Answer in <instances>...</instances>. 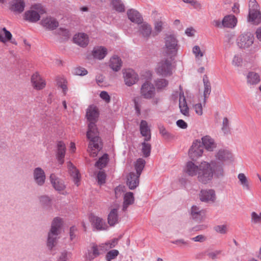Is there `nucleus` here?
I'll list each match as a JSON object with an SVG mask.
<instances>
[{"label":"nucleus","instance_id":"obj_1","mask_svg":"<svg viewBox=\"0 0 261 261\" xmlns=\"http://www.w3.org/2000/svg\"><path fill=\"white\" fill-rule=\"evenodd\" d=\"M184 171L191 176L197 175L199 181L203 184L211 181L214 176L219 178L222 177L224 174L222 164H217L214 161L210 163L202 161L199 166L192 161H189L186 164Z\"/></svg>","mask_w":261,"mask_h":261},{"label":"nucleus","instance_id":"obj_2","mask_svg":"<svg viewBox=\"0 0 261 261\" xmlns=\"http://www.w3.org/2000/svg\"><path fill=\"white\" fill-rule=\"evenodd\" d=\"M98 114V109L95 106L92 105L87 109L86 117L90 122L87 132V137L90 140L88 151L92 157L96 156L102 147L99 132L95 124Z\"/></svg>","mask_w":261,"mask_h":261},{"label":"nucleus","instance_id":"obj_3","mask_svg":"<svg viewBox=\"0 0 261 261\" xmlns=\"http://www.w3.org/2000/svg\"><path fill=\"white\" fill-rule=\"evenodd\" d=\"M62 225V219L59 217H56L53 220L51 228L48 232L46 241V246L50 251L54 249L57 244L59 239L58 236L61 233Z\"/></svg>","mask_w":261,"mask_h":261},{"label":"nucleus","instance_id":"obj_4","mask_svg":"<svg viewBox=\"0 0 261 261\" xmlns=\"http://www.w3.org/2000/svg\"><path fill=\"white\" fill-rule=\"evenodd\" d=\"M179 45L176 38L173 35H168L164 39L163 53L170 59H174L177 55Z\"/></svg>","mask_w":261,"mask_h":261},{"label":"nucleus","instance_id":"obj_5","mask_svg":"<svg viewBox=\"0 0 261 261\" xmlns=\"http://www.w3.org/2000/svg\"><path fill=\"white\" fill-rule=\"evenodd\" d=\"M46 12V9L41 4H35L27 11L24 14L25 20L31 22H36L40 18V15Z\"/></svg>","mask_w":261,"mask_h":261},{"label":"nucleus","instance_id":"obj_6","mask_svg":"<svg viewBox=\"0 0 261 261\" xmlns=\"http://www.w3.org/2000/svg\"><path fill=\"white\" fill-rule=\"evenodd\" d=\"M247 21L253 24H258L261 22V12L258 4L255 0H250Z\"/></svg>","mask_w":261,"mask_h":261},{"label":"nucleus","instance_id":"obj_7","mask_svg":"<svg viewBox=\"0 0 261 261\" xmlns=\"http://www.w3.org/2000/svg\"><path fill=\"white\" fill-rule=\"evenodd\" d=\"M216 162L217 164H222L224 167V163H230L233 161V155L231 152L226 148H221L218 150L215 154ZM224 170V168H223Z\"/></svg>","mask_w":261,"mask_h":261},{"label":"nucleus","instance_id":"obj_8","mask_svg":"<svg viewBox=\"0 0 261 261\" xmlns=\"http://www.w3.org/2000/svg\"><path fill=\"white\" fill-rule=\"evenodd\" d=\"M155 72L163 76H168L172 74V63L168 59H164L158 63Z\"/></svg>","mask_w":261,"mask_h":261},{"label":"nucleus","instance_id":"obj_9","mask_svg":"<svg viewBox=\"0 0 261 261\" xmlns=\"http://www.w3.org/2000/svg\"><path fill=\"white\" fill-rule=\"evenodd\" d=\"M254 40L253 35L249 32H246L239 36L237 39V44L240 48L246 49L252 46Z\"/></svg>","mask_w":261,"mask_h":261},{"label":"nucleus","instance_id":"obj_10","mask_svg":"<svg viewBox=\"0 0 261 261\" xmlns=\"http://www.w3.org/2000/svg\"><path fill=\"white\" fill-rule=\"evenodd\" d=\"M106 251L103 243L97 245L95 244L91 245V249L85 254V258L88 260H92L95 258L104 253Z\"/></svg>","mask_w":261,"mask_h":261},{"label":"nucleus","instance_id":"obj_11","mask_svg":"<svg viewBox=\"0 0 261 261\" xmlns=\"http://www.w3.org/2000/svg\"><path fill=\"white\" fill-rule=\"evenodd\" d=\"M49 180L54 189L59 193L66 194L65 191L66 188L64 181L58 177L55 174L52 173L49 176Z\"/></svg>","mask_w":261,"mask_h":261},{"label":"nucleus","instance_id":"obj_12","mask_svg":"<svg viewBox=\"0 0 261 261\" xmlns=\"http://www.w3.org/2000/svg\"><path fill=\"white\" fill-rule=\"evenodd\" d=\"M203 153V148L201 142L199 140L194 141L189 150V154L192 160H196L201 156Z\"/></svg>","mask_w":261,"mask_h":261},{"label":"nucleus","instance_id":"obj_13","mask_svg":"<svg viewBox=\"0 0 261 261\" xmlns=\"http://www.w3.org/2000/svg\"><path fill=\"white\" fill-rule=\"evenodd\" d=\"M124 82L127 86H132L137 83L139 80L138 74L133 69H128L123 71Z\"/></svg>","mask_w":261,"mask_h":261},{"label":"nucleus","instance_id":"obj_14","mask_svg":"<svg viewBox=\"0 0 261 261\" xmlns=\"http://www.w3.org/2000/svg\"><path fill=\"white\" fill-rule=\"evenodd\" d=\"M199 198L202 202L213 203L216 201L217 196L214 190L205 189L200 191Z\"/></svg>","mask_w":261,"mask_h":261},{"label":"nucleus","instance_id":"obj_15","mask_svg":"<svg viewBox=\"0 0 261 261\" xmlns=\"http://www.w3.org/2000/svg\"><path fill=\"white\" fill-rule=\"evenodd\" d=\"M33 177L34 182L38 186H43L46 180V175L44 170L41 167L33 169Z\"/></svg>","mask_w":261,"mask_h":261},{"label":"nucleus","instance_id":"obj_16","mask_svg":"<svg viewBox=\"0 0 261 261\" xmlns=\"http://www.w3.org/2000/svg\"><path fill=\"white\" fill-rule=\"evenodd\" d=\"M31 83L33 88L37 90H42L46 86L45 80L37 72L32 74L31 78Z\"/></svg>","mask_w":261,"mask_h":261},{"label":"nucleus","instance_id":"obj_17","mask_svg":"<svg viewBox=\"0 0 261 261\" xmlns=\"http://www.w3.org/2000/svg\"><path fill=\"white\" fill-rule=\"evenodd\" d=\"M155 88L149 82L143 83L141 88V94L146 99H151L155 95Z\"/></svg>","mask_w":261,"mask_h":261},{"label":"nucleus","instance_id":"obj_18","mask_svg":"<svg viewBox=\"0 0 261 261\" xmlns=\"http://www.w3.org/2000/svg\"><path fill=\"white\" fill-rule=\"evenodd\" d=\"M205 211L197 205H193L191 208L190 215L195 221L200 222L205 218Z\"/></svg>","mask_w":261,"mask_h":261},{"label":"nucleus","instance_id":"obj_19","mask_svg":"<svg viewBox=\"0 0 261 261\" xmlns=\"http://www.w3.org/2000/svg\"><path fill=\"white\" fill-rule=\"evenodd\" d=\"M89 219L94 230L100 231L107 229L108 226L102 218L95 215H91Z\"/></svg>","mask_w":261,"mask_h":261},{"label":"nucleus","instance_id":"obj_20","mask_svg":"<svg viewBox=\"0 0 261 261\" xmlns=\"http://www.w3.org/2000/svg\"><path fill=\"white\" fill-rule=\"evenodd\" d=\"M0 42L4 44L10 42L15 45L17 44V42L13 39L12 34L6 28L0 27Z\"/></svg>","mask_w":261,"mask_h":261},{"label":"nucleus","instance_id":"obj_21","mask_svg":"<svg viewBox=\"0 0 261 261\" xmlns=\"http://www.w3.org/2000/svg\"><path fill=\"white\" fill-rule=\"evenodd\" d=\"M73 40L74 43L82 47H86L89 42L88 35L84 33L76 34L73 38Z\"/></svg>","mask_w":261,"mask_h":261},{"label":"nucleus","instance_id":"obj_22","mask_svg":"<svg viewBox=\"0 0 261 261\" xmlns=\"http://www.w3.org/2000/svg\"><path fill=\"white\" fill-rule=\"evenodd\" d=\"M66 148L65 144L62 141H59L57 144L56 158L59 164H63L64 162V157Z\"/></svg>","mask_w":261,"mask_h":261},{"label":"nucleus","instance_id":"obj_23","mask_svg":"<svg viewBox=\"0 0 261 261\" xmlns=\"http://www.w3.org/2000/svg\"><path fill=\"white\" fill-rule=\"evenodd\" d=\"M107 54V48L102 46H95L92 51V55L93 58L99 60L103 59Z\"/></svg>","mask_w":261,"mask_h":261},{"label":"nucleus","instance_id":"obj_24","mask_svg":"<svg viewBox=\"0 0 261 261\" xmlns=\"http://www.w3.org/2000/svg\"><path fill=\"white\" fill-rule=\"evenodd\" d=\"M179 108L182 115L186 116H189V109L182 91H180L179 94Z\"/></svg>","mask_w":261,"mask_h":261},{"label":"nucleus","instance_id":"obj_25","mask_svg":"<svg viewBox=\"0 0 261 261\" xmlns=\"http://www.w3.org/2000/svg\"><path fill=\"white\" fill-rule=\"evenodd\" d=\"M140 175H138L137 173L134 172H130L127 176V185L130 190H133L136 188L139 183V178Z\"/></svg>","mask_w":261,"mask_h":261},{"label":"nucleus","instance_id":"obj_26","mask_svg":"<svg viewBox=\"0 0 261 261\" xmlns=\"http://www.w3.org/2000/svg\"><path fill=\"white\" fill-rule=\"evenodd\" d=\"M122 61L117 55L111 57L109 62V66L114 71L117 72L121 69Z\"/></svg>","mask_w":261,"mask_h":261},{"label":"nucleus","instance_id":"obj_27","mask_svg":"<svg viewBox=\"0 0 261 261\" xmlns=\"http://www.w3.org/2000/svg\"><path fill=\"white\" fill-rule=\"evenodd\" d=\"M67 167L74 184L77 186H79L81 179V176L79 171L70 162L67 163Z\"/></svg>","mask_w":261,"mask_h":261},{"label":"nucleus","instance_id":"obj_28","mask_svg":"<svg viewBox=\"0 0 261 261\" xmlns=\"http://www.w3.org/2000/svg\"><path fill=\"white\" fill-rule=\"evenodd\" d=\"M201 141L203 146L208 151H213L216 148V144L214 140L209 136L203 137Z\"/></svg>","mask_w":261,"mask_h":261},{"label":"nucleus","instance_id":"obj_29","mask_svg":"<svg viewBox=\"0 0 261 261\" xmlns=\"http://www.w3.org/2000/svg\"><path fill=\"white\" fill-rule=\"evenodd\" d=\"M224 28L229 29L234 28L238 23L237 18L233 14H228L225 15L223 18Z\"/></svg>","mask_w":261,"mask_h":261},{"label":"nucleus","instance_id":"obj_30","mask_svg":"<svg viewBox=\"0 0 261 261\" xmlns=\"http://www.w3.org/2000/svg\"><path fill=\"white\" fill-rule=\"evenodd\" d=\"M140 129L141 135L145 137V141H148L151 138L150 127L145 120H142L140 122Z\"/></svg>","mask_w":261,"mask_h":261},{"label":"nucleus","instance_id":"obj_31","mask_svg":"<svg viewBox=\"0 0 261 261\" xmlns=\"http://www.w3.org/2000/svg\"><path fill=\"white\" fill-rule=\"evenodd\" d=\"M41 24L49 30H54L58 26V22L54 18L47 17L41 21Z\"/></svg>","mask_w":261,"mask_h":261},{"label":"nucleus","instance_id":"obj_32","mask_svg":"<svg viewBox=\"0 0 261 261\" xmlns=\"http://www.w3.org/2000/svg\"><path fill=\"white\" fill-rule=\"evenodd\" d=\"M119 207L113 208L110 211L108 216V222L110 226H114L119 222L118 212Z\"/></svg>","mask_w":261,"mask_h":261},{"label":"nucleus","instance_id":"obj_33","mask_svg":"<svg viewBox=\"0 0 261 261\" xmlns=\"http://www.w3.org/2000/svg\"><path fill=\"white\" fill-rule=\"evenodd\" d=\"M127 15L128 19L133 22L140 24L143 20L141 14L137 11L134 9H130L128 10Z\"/></svg>","mask_w":261,"mask_h":261},{"label":"nucleus","instance_id":"obj_34","mask_svg":"<svg viewBox=\"0 0 261 261\" xmlns=\"http://www.w3.org/2000/svg\"><path fill=\"white\" fill-rule=\"evenodd\" d=\"M250 221L251 225L253 227L261 226V212L253 211L250 213Z\"/></svg>","mask_w":261,"mask_h":261},{"label":"nucleus","instance_id":"obj_35","mask_svg":"<svg viewBox=\"0 0 261 261\" xmlns=\"http://www.w3.org/2000/svg\"><path fill=\"white\" fill-rule=\"evenodd\" d=\"M139 32L145 38H148L152 32V28L150 24L145 22L140 23Z\"/></svg>","mask_w":261,"mask_h":261},{"label":"nucleus","instance_id":"obj_36","mask_svg":"<svg viewBox=\"0 0 261 261\" xmlns=\"http://www.w3.org/2000/svg\"><path fill=\"white\" fill-rule=\"evenodd\" d=\"M239 183L243 190L249 191L250 190V184L249 179L244 173H240L238 175Z\"/></svg>","mask_w":261,"mask_h":261},{"label":"nucleus","instance_id":"obj_37","mask_svg":"<svg viewBox=\"0 0 261 261\" xmlns=\"http://www.w3.org/2000/svg\"><path fill=\"white\" fill-rule=\"evenodd\" d=\"M24 7L25 3L23 0H13L11 2V9L15 12H22Z\"/></svg>","mask_w":261,"mask_h":261},{"label":"nucleus","instance_id":"obj_38","mask_svg":"<svg viewBox=\"0 0 261 261\" xmlns=\"http://www.w3.org/2000/svg\"><path fill=\"white\" fill-rule=\"evenodd\" d=\"M205 49L198 45H195L192 48V53L194 55L196 61H201L205 55Z\"/></svg>","mask_w":261,"mask_h":261},{"label":"nucleus","instance_id":"obj_39","mask_svg":"<svg viewBox=\"0 0 261 261\" xmlns=\"http://www.w3.org/2000/svg\"><path fill=\"white\" fill-rule=\"evenodd\" d=\"M203 82L204 85V92H203V103H205L206 98L208 96L211 92V86L209 82L207 75H204L203 77Z\"/></svg>","mask_w":261,"mask_h":261},{"label":"nucleus","instance_id":"obj_40","mask_svg":"<svg viewBox=\"0 0 261 261\" xmlns=\"http://www.w3.org/2000/svg\"><path fill=\"white\" fill-rule=\"evenodd\" d=\"M260 81L258 74L254 72H249L247 75V82L249 85H256Z\"/></svg>","mask_w":261,"mask_h":261},{"label":"nucleus","instance_id":"obj_41","mask_svg":"<svg viewBox=\"0 0 261 261\" xmlns=\"http://www.w3.org/2000/svg\"><path fill=\"white\" fill-rule=\"evenodd\" d=\"M134 202V197L132 192L126 193L124 196V202L122 210L125 211L127 207L132 204Z\"/></svg>","mask_w":261,"mask_h":261},{"label":"nucleus","instance_id":"obj_42","mask_svg":"<svg viewBox=\"0 0 261 261\" xmlns=\"http://www.w3.org/2000/svg\"><path fill=\"white\" fill-rule=\"evenodd\" d=\"M113 8L117 12H123L125 11V6L121 0H112Z\"/></svg>","mask_w":261,"mask_h":261},{"label":"nucleus","instance_id":"obj_43","mask_svg":"<svg viewBox=\"0 0 261 261\" xmlns=\"http://www.w3.org/2000/svg\"><path fill=\"white\" fill-rule=\"evenodd\" d=\"M145 164V161L143 159H139L135 163V169L136 170V173L138 175H140L141 172L144 167Z\"/></svg>","mask_w":261,"mask_h":261},{"label":"nucleus","instance_id":"obj_44","mask_svg":"<svg viewBox=\"0 0 261 261\" xmlns=\"http://www.w3.org/2000/svg\"><path fill=\"white\" fill-rule=\"evenodd\" d=\"M108 162V155L107 154H105L99 159L98 161L95 164V166L99 169H102L107 165Z\"/></svg>","mask_w":261,"mask_h":261},{"label":"nucleus","instance_id":"obj_45","mask_svg":"<svg viewBox=\"0 0 261 261\" xmlns=\"http://www.w3.org/2000/svg\"><path fill=\"white\" fill-rule=\"evenodd\" d=\"M243 59L240 54H235L232 59L231 64L234 67H239L242 65Z\"/></svg>","mask_w":261,"mask_h":261},{"label":"nucleus","instance_id":"obj_46","mask_svg":"<svg viewBox=\"0 0 261 261\" xmlns=\"http://www.w3.org/2000/svg\"><path fill=\"white\" fill-rule=\"evenodd\" d=\"M205 103L197 102L193 105L192 108L198 116H201L203 114V107L205 106Z\"/></svg>","mask_w":261,"mask_h":261},{"label":"nucleus","instance_id":"obj_47","mask_svg":"<svg viewBox=\"0 0 261 261\" xmlns=\"http://www.w3.org/2000/svg\"><path fill=\"white\" fill-rule=\"evenodd\" d=\"M142 151L144 156L147 157L150 155L151 145L148 143L143 142L142 144Z\"/></svg>","mask_w":261,"mask_h":261},{"label":"nucleus","instance_id":"obj_48","mask_svg":"<svg viewBox=\"0 0 261 261\" xmlns=\"http://www.w3.org/2000/svg\"><path fill=\"white\" fill-rule=\"evenodd\" d=\"M134 102L135 105V110L137 114L139 115L141 114L142 99L139 97H135L134 99Z\"/></svg>","mask_w":261,"mask_h":261},{"label":"nucleus","instance_id":"obj_49","mask_svg":"<svg viewBox=\"0 0 261 261\" xmlns=\"http://www.w3.org/2000/svg\"><path fill=\"white\" fill-rule=\"evenodd\" d=\"M118 243V239H114L112 240H110L107 242L103 243V246L106 249V251L113 247H114Z\"/></svg>","mask_w":261,"mask_h":261},{"label":"nucleus","instance_id":"obj_50","mask_svg":"<svg viewBox=\"0 0 261 261\" xmlns=\"http://www.w3.org/2000/svg\"><path fill=\"white\" fill-rule=\"evenodd\" d=\"M72 72L74 75L81 76L85 75L88 73V71L86 69L81 67L74 68Z\"/></svg>","mask_w":261,"mask_h":261},{"label":"nucleus","instance_id":"obj_51","mask_svg":"<svg viewBox=\"0 0 261 261\" xmlns=\"http://www.w3.org/2000/svg\"><path fill=\"white\" fill-rule=\"evenodd\" d=\"M214 230L220 234H225L227 232V226L226 225H218L214 227Z\"/></svg>","mask_w":261,"mask_h":261},{"label":"nucleus","instance_id":"obj_52","mask_svg":"<svg viewBox=\"0 0 261 261\" xmlns=\"http://www.w3.org/2000/svg\"><path fill=\"white\" fill-rule=\"evenodd\" d=\"M119 254V251L117 250H112L109 251L106 256V259H115Z\"/></svg>","mask_w":261,"mask_h":261},{"label":"nucleus","instance_id":"obj_53","mask_svg":"<svg viewBox=\"0 0 261 261\" xmlns=\"http://www.w3.org/2000/svg\"><path fill=\"white\" fill-rule=\"evenodd\" d=\"M160 134L165 138L169 139L171 137V134L168 132L165 127L163 125H160L159 127Z\"/></svg>","mask_w":261,"mask_h":261},{"label":"nucleus","instance_id":"obj_54","mask_svg":"<svg viewBox=\"0 0 261 261\" xmlns=\"http://www.w3.org/2000/svg\"><path fill=\"white\" fill-rule=\"evenodd\" d=\"M229 122L227 118H224L222 121V130L224 133L226 134L229 132Z\"/></svg>","mask_w":261,"mask_h":261},{"label":"nucleus","instance_id":"obj_55","mask_svg":"<svg viewBox=\"0 0 261 261\" xmlns=\"http://www.w3.org/2000/svg\"><path fill=\"white\" fill-rule=\"evenodd\" d=\"M168 83L165 79H160L155 82V86L158 89H162L166 87Z\"/></svg>","mask_w":261,"mask_h":261},{"label":"nucleus","instance_id":"obj_56","mask_svg":"<svg viewBox=\"0 0 261 261\" xmlns=\"http://www.w3.org/2000/svg\"><path fill=\"white\" fill-rule=\"evenodd\" d=\"M100 97L107 103L111 101V97L108 93L105 91H101L99 94Z\"/></svg>","mask_w":261,"mask_h":261},{"label":"nucleus","instance_id":"obj_57","mask_svg":"<svg viewBox=\"0 0 261 261\" xmlns=\"http://www.w3.org/2000/svg\"><path fill=\"white\" fill-rule=\"evenodd\" d=\"M39 200L42 204L46 206L48 205L51 202L50 198L46 195H43L40 197Z\"/></svg>","mask_w":261,"mask_h":261},{"label":"nucleus","instance_id":"obj_58","mask_svg":"<svg viewBox=\"0 0 261 261\" xmlns=\"http://www.w3.org/2000/svg\"><path fill=\"white\" fill-rule=\"evenodd\" d=\"M106 175L103 171H99L97 174V181L99 185L105 182Z\"/></svg>","mask_w":261,"mask_h":261},{"label":"nucleus","instance_id":"obj_59","mask_svg":"<svg viewBox=\"0 0 261 261\" xmlns=\"http://www.w3.org/2000/svg\"><path fill=\"white\" fill-rule=\"evenodd\" d=\"M191 240L194 242L203 243L206 241L207 238L203 234H199L191 238Z\"/></svg>","mask_w":261,"mask_h":261},{"label":"nucleus","instance_id":"obj_60","mask_svg":"<svg viewBox=\"0 0 261 261\" xmlns=\"http://www.w3.org/2000/svg\"><path fill=\"white\" fill-rule=\"evenodd\" d=\"M212 24L213 26L216 28L221 29L224 28V24L223 19L222 20L220 19H215L212 21Z\"/></svg>","mask_w":261,"mask_h":261},{"label":"nucleus","instance_id":"obj_61","mask_svg":"<svg viewBox=\"0 0 261 261\" xmlns=\"http://www.w3.org/2000/svg\"><path fill=\"white\" fill-rule=\"evenodd\" d=\"M184 3L190 4L195 9L200 8L201 7L200 4L196 0H182Z\"/></svg>","mask_w":261,"mask_h":261},{"label":"nucleus","instance_id":"obj_62","mask_svg":"<svg viewBox=\"0 0 261 261\" xmlns=\"http://www.w3.org/2000/svg\"><path fill=\"white\" fill-rule=\"evenodd\" d=\"M164 22L161 20H157L154 23V30L157 33H160L163 29Z\"/></svg>","mask_w":261,"mask_h":261},{"label":"nucleus","instance_id":"obj_63","mask_svg":"<svg viewBox=\"0 0 261 261\" xmlns=\"http://www.w3.org/2000/svg\"><path fill=\"white\" fill-rule=\"evenodd\" d=\"M70 253L67 251H62L59 257L58 261H67L68 255H70Z\"/></svg>","mask_w":261,"mask_h":261},{"label":"nucleus","instance_id":"obj_64","mask_svg":"<svg viewBox=\"0 0 261 261\" xmlns=\"http://www.w3.org/2000/svg\"><path fill=\"white\" fill-rule=\"evenodd\" d=\"M124 192V187L123 186H119L115 188V193L116 198L120 197Z\"/></svg>","mask_w":261,"mask_h":261}]
</instances>
